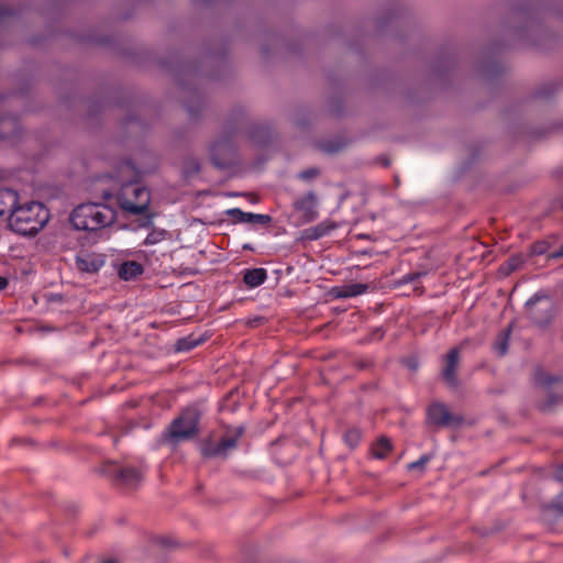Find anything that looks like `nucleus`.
Returning <instances> with one entry per match:
<instances>
[{
  "label": "nucleus",
  "mask_w": 563,
  "mask_h": 563,
  "mask_svg": "<svg viewBox=\"0 0 563 563\" xmlns=\"http://www.w3.org/2000/svg\"><path fill=\"white\" fill-rule=\"evenodd\" d=\"M543 394L547 397V400L540 404V408L542 410H550L559 401V396L552 395V393L545 387L543 389Z\"/></svg>",
  "instance_id": "6ab92c4d"
},
{
  "label": "nucleus",
  "mask_w": 563,
  "mask_h": 563,
  "mask_svg": "<svg viewBox=\"0 0 563 563\" xmlns=\"http://www.w3.org/2000/svg\"><path fill=\"white\" fill-rule=\"evenodd\" d=\"M76 267L81 273H97L106 263L104 256L97 253H81L76 256Z\"/></svg>",
  "instance_id": "6e6552de"
},
{
  "label": "nucleus",
  "mask_w": 563,
  "mask_h": 563,
  "mask_svg": "<svg viewBox=\"0 0 563 563\" xmlns=\"http://www.w3.org/2000/svg\"><path fill=\"white\" fill-rule=\"evenodd\" d=\"M549 258H561L563 257V244L558 251H553L548 255Z\"/></svg>",
  "instance_id": "bb28decb"
},
{
  "label": "nucleus",
  "mask_w": 563,
  "mask_h": 563,
  "mask_svg": "<svg viewBox=\"0 0 563 563\" xmlns=\"http://www.w3.org/2000/svg\"><path fill=\"white\" fill-rule=\"evenodd\" d=\"M271 220L272 218L267 214L250 213V223L267 224Z\"/></svg>",
  "instance_id": "4be33fe9"
},
{
  "label": "nucleus",
  "mask_w": 563,
  "mask_h": 563,
  "mask_svg": "<svg viewBox=\"0 0 563 563\" xmlns=\"http://www.w3.org/2000/svg\"><path fill=\"white\" fill-rule=\"evenodd\" d=\"M511 325H509L507 329L503 330L496 339V342L494 344V350L498 353V355L504 356L508 351L509 345V338L511 333Z\"/></svg>",
  "instance_id": "2eb2a0df"
},
{
  "label": "nucleus",
  "mask_w": 563,
  "mask_h": 563,
  "mask_svg": "<svg viewBox=\"0 0 563 563\" xmlns=\"http://www.w3.org/2000/svg\"><path fill=\"white\" fill-rule=\"evenodd\" d=\"M199 412L195 408L185 409L167 429V439L173 444L189 440L198 433Z\"/></svg>",
  "instance_id": "20e7f679"
},
{
  "label": "nucleus",
  "mask_w": 563,
  "mask_h": 563,
  "mask_svg": "<svg viewBox=\"0 0 563 563\" xmlns=\"http://www.w3.org/2000/svg\"><path fill=\"white\" fill-rule=\"evenodd\" d=\"M318 175H319V169L311 167L306 170H302L299 174V178H301L303 180H311V179L316 178Z\"/></svg>",
  "instance_id": "b1692460"
},
{
  "label": "nucleus",
  "mask_w": 563,
  "mask_h": 563,
  "mask_svg": "<svg viewBox=\"0 0 563 563\" xmlns=\"http://www.w3.org/2000/svg\"><path fill=\"white\" fill-rule=\"evenodd\" d=\"M407 365H408V367H409L411 371H416V369H417V367H418V364H417L415 361H411V360L407 362Z\"/></svg>",
  "instance_id": "7c9ffc66"
},
{
  "label": "nucleus",
  "mask_w": 563,
  "mask_h": 563,
  "mask_svg": "<svg viewBox=\"0 0 563 563\" xmlns=\"http://www.w3.org/2000/svg\"><path fill=\"white\" fill-rule=\"evenodd\" d=\"M555 477L558 481L563 483V465L556 471Z\"/></svg>",
  "instance_id": "c756f323"
},
{
  "label": "nucleus",
  "mask_w": 563,
  "mask_h": 563,
  "mask_svg": "<svg viewBox=\"0 0 563 563\" xmlns=\"http://www.w3.org/2000/svg\"><path fill=\"white\" fill-rule=\"evenodd\" d=\"M541 299V296H539L538 294H536L534 296H532L526 303L527 307H530L534 303H537L539 300Z\"/></svg>",
  "instance_id": "cd10ccee"
},
{
  "label": "nucleus",
  "mask_w": 563,
  "mask_h": 563,
  "mask_svg": "<svg viewBox=\"0 0 563 563\" xmlns=\"http://www.w3.org/2000/svg\"><path fill=\"white\" fill-rule=\"evenodd\" d=\"M242 434V429H240L234 434H225L218 442H213L212 440H206L201 445V454L203 457H225L228 452L236 446L238 439Z\"/></svg>",
  "instance_id": "423d86ee"
},
{
  "label": "nucleus",
  "mask_w": 563,
  "mask_h": 563,
  "mask_svg": "<svg viewBox=\"0 0 563 563\" xmlns=\"http://www.w3.org/2000/svg\"><path fill=\"white\" fill-rule=\"evenodd\" d=\"M561 511L563 512V507L561 508Z\"/></svg>",
  "instance_id": "e433bc0d"
},
{
  "label": "nucleus",
  "mask_w": 563,
  "mask_h": 563,
  "mask_svg": "<svg viewBox=\"0 0 563 563\" xmlns=\"http://www.w3.org/2000/svg\"><path fill=\"white\" fill-rule=\"evenodd\" d=\"M48 219V210L37 201H19L8 218L10 229L21 235L37 233Z\"/></svg>",
  "instance_id": "f257e3e1"
},
{
  "label": "nucleus",
  "mask_w": 563,
  "mask_h": 563,
  "mask_svg": "<svg viewBox=\"0 0 563 563\" xmlns=\"http://www.w3.org/2000/svg\"><path fill=\"white\" fill-rule=\"evenodd\" d=\"M19 202V196L14 190L11 189H0V217L9 213H12V209L16 207Z\"/></svg>",
  "instance_id": "f8f14e48"
},
{
  "label": "nucleus",
  "mask_w": 563,
  "mask_h": 563,
  "mask_svg": "<svg viewBox=\"0 0 563 563\" xmlns=\"http://www.w3.org/2000/svg\"><path fill=\"white\" fill-rule=\"evenodd\" d=\"M118 201L123 210L132 214H142L148 208L151 196L150 191L141 184L128 183L121 187Z\"/></svg>",
  "instance_id": "7ed1b4c3"
},
{
  "label": "nucleus",
  "mask_w": 563,
  "mask_h": 563,
  "mask_svg": "<svg viewBox=\"0 0 563 563\" xmlns=\"http://www.w3.org/2000/svg\"><path fill=\"white\" fill-rule=\"evenodd\" d=\"M430 461L428 455H422L418 461L408 464L409 470H423L427 463Z\"/></svg>",
  "instance_id": "5701e85b"
},
{
  "label": "nucleus",
  "mask_w": 563,
  "mask_h": 563,
  "mask_svg": "<svg viewBox=\"0 0 563 563\" xmlns=\"http://www.w3.org/2000/svg\"><path fill=\"white\" fill-rule=\"evenodd\" d=\"M233 153V146L229 139H222L213 142L210 146V155L212 163L217 167H225Z\"/></svg>",
  "instance_id": "0eeeda50"
},
{
  "label": "nucleus",
  "mask_w": 563,
  "mask_h": 563,
  "mask_svg": "<svg viewBox=\"0 0 563 563\" xmlns=\"http://www.w3.org/2000/svg\"><path fill=\"white\" fill-rule=\"evenodd\" d=\"M542 383H543L544 385H551V384L553 383V379H549V378H547V379L542 380Z\"/></svg>",
  "instance_id": "72a5a7b5"
},
{
  "label": "nucleus",
  "mask_w": 563,
  "mask_h": 563,
  "mask_svg": "<svg viewBox=\"0 0 563 563\" xmlns=\"http://www.w3.org/2000/svg\"><path fill=\"white\" fill-rule=\"evenodd\" d=\"M115 211L103 203H84L74 209L70 221L77 230L95 231L111 224Z\"/></svg>",
  "instance_id": "f03ea898"
},
{
  "label": "nucleus",
  "mask_w": 563,
  "mask_h": 563,
  "mask_svg": "<svg viewBox=\"0 0 563 563\" xmlns=\"http://www.w3.org/2000/svg\"><path fill=\"white\" fill-rule=\"evenodd\" d=\"M296 210L302 213L305 222H311L318 218L317 198L313 192H308L303 197L297 199L294 203Z\"/></svg>",
  "instance_id": "9d476101"
},
{
  "label": "nucleus",
  "mask_w": 563,
  "mask_h": 563,
  "mask_svg": "<svg viewBox=\"0 0 563 563\" xmlns=\"http://www.w3.org/2000/svg\"><path fill=\"white\" fill-rule=\"evenodd\" d=\"M3 14V11L0 9V16Z\"/></svg>",
  "instance_id": "c9c22d12"
},
{
  "label": "nucleus",
  "mask_w": 563,
  "mask_h": 563,
  "mask_svg": "<svg viewBox=\"0 0 563 563\" xmlns=\"http://www.w3.org/2000/svg\"><path fill=\"white\" fill-rule=\"evenodd\" d=\"M428 420L435 426H451L457 422L449 409L442 404H432L428 409Z\"/></svg>",
  "instance_id": "1a4fd4ad"
},
{
  "label": "nucleus",
  "mask_w": 563,
  "mask_h": 563,
  "mask_svg": "<svg viewBox=\"0 0 563 563\" xmlns=\"http://www.w3.org/2000/svg\"><path fill=\"white\" fill-rule=\"evenodd\" d=\"M227 213L235 221V222H244L250 223V213L244 212L239 208L230 209Z\"/></svg>",
  "instance_id": "a211bd4d"
},
{
  "label": "nucleus",
  "mask_w": 563,
  "mask_h": 563,
  "mask_svg": "<svg viewBox=\"0 0 563 563\" xmlns=\"http://www.w3.org/2000/svg\"><path fill=\"white\" fill-rule=\"evenodd\" d=\"M103 563H117V562L112 561V560H109V561H104Z\"/></svg>",
  "instance_id": "f704fd0d"
},
{
  "label": "nucleus",
  "mask_w": 563,
  "mask_h": 563,
  "mask_svg": "<svg viewBox=\"0 0 563 563\" xmlns=\"http://www.w3.org/2000/svg\"><path fill=\"white\" fill-rule=\"evenodd\" d=\"M548 243L547 242H538L533 245L532 251L537 255H541L548 252Z\"/></svg>",
  "instance_id": "393cba45"
},
{
  "label": "nucleus",
  "mask_w": 563,
  "mask_h": 563,
  "mask_svg": "<svg viewBox=\"0 0 563 563\" xmlns=\"http://www.w3.org/2000/svg\"><path fill=\"white\" fill-rule=\"evenodd\" d=\"M9 282L5 277L0 276V291L7 288Z\"/></svg>",
  "instance_id": "c85d7f7f"
},
{
  "label": "nucleus",
  "mask_w": 563,
  "mask_h": 563,
  "mask_svg": "<svg viewBox=\"0 0 563 563\" xmlns=\"http://www.w3.org/2000/svg\"><path fill=\"white\" fill-rule=\"evenodd\" d=\"M460 360V349L453 347L449 351L445 356L444 366L442 368V376L444 380L451 385L455 386L457 383L456 379V368Z\"/></svg>",
  "instance_id": "9b49d317"
},
{
  "label": "nucleus",
  "mask_w": 563,
  "mask_h": 563,
  "mask_svg": "<svg viewBox=\"0 0 563 563\" xmlns=\"http://www.w3.org/2000/svg\"><path fill=\"white\" fill-rule=\"evenodd\" d=\"M118 273L120 278L131 280L143 273V266L135 261L124 262L120 265Z\"/></svg>",
  "instance_id": "ddd939ff"
},
{
  "label": "nucleus",
  "mask_w": 563,
  "mask_h": 563,
  "mask_svg": "<svg viewBox=\"0 0 563 563\" xmlns=\"http://www.w3.org/2000/svg\"><path fill=\"white\" fill-rule=\"evenodd\" d=\"M367 288H368V286L365 284L346 285L342 288L339 296L344 297V298L355 297V296L364 294L367 290Z\"/></svg>",
  "instance_id": "f3484780"
},
{
  "label": "nucleus",
  "mask_w": 563,
  "mask_h": 563,
  "mask_svg": "<svg viewBox=\"0 0 563 563\" xmlns=\"http://www.w3.org/2000/svg\"><path fill=\"white\" fill-rule=\"evenodd\" d=\"M327 232H328V229L325 227H323L322 224H319L314 228H310L307 231V238L310 240H317V239H320L321 236H323L324 234H327Z\"/></svg>",
  "instance_id": "412c9836"
},
{
  "label": "nucleus",
  "mask_w": 563,
  "mask_h": 563,
  "mask_svg": "<svg viewBox=\"0 0 563 563\" xmlns=\"http://www.w3.org/2000/svg\"><path fill=\"white\" fill-rule=\"evenodd\" d=\"M104 472L111 476L118 485L126 488H135L143 478V473L140 468L119 466L115 463H109Z\"/></svg>",
  "instance_id": "39448f33"
},
{
  "label": "nucleus",
  "mask_w": 563,
  "mask_h": 563,
  "mask_svg": "<svg viewBox=\"0 0 563 563\" xmlns=\"http://www.w3.org/2000/svg\"><path fill=\"white\" fill-rule=\"evenodd\" d=\"M154 243H155V239H153V235H152V234H150V235L145 239V241H144V244H145V245H150V244H154Z\"/></svg>",
  "instance_id": "2f4dec72"
},
{
  "label": "nucleus",
  "mask_w": 563,
  "mask_h": 563,
  "mask_svg": "<svg viewBox=\"0 0 563 563\" xmlns=\"http://www.w3.org/2000/svg\"><path fill=\"white\" fill-rule=\"evenodd\" d=\"M344 440L349 446L354 448L358 444L361 440V432L358 430H349L344 434Z\"/></svg>",
  "instance_id": "aec40b11"
},
{
  "label": "nucleus",
  "mask_w": 563,
  "mask_h": 563,
  "mask_svg": "<svg viewBox=\"0 0 563 563\" xmlns=\"http://www.w3.org/2000/svg\"><path fill=\"white\" fill-rule=\"evenodd\" d=\"M267 277L266 271L264 268H253L246 269L243 276L244 283L249 287H257L262 285Z\"/></svg>",
  "instance_id": "4468645a"
},
{
  "label": "nucleus",
  "mask_w": 563,
  "mask_h": 563,
  "mask_svg": "<svg viewBox=\"0 0 563 563\" xmlns=\"http://www.w3.org/2000/svg\"><path fill=\"white\" fill-rule=\"evenodd\" d=\"M197 345L196 341H192L190 339H184L178 342V350H189Z\"/></svg>",
  "instance_id": "a878e982"
},
{
  "label": "nucleus",
  "mask_w": 563,
  "mask_h": 563,
  "mask_svg": "<svg viewBox=\"0 0 563 563\" xmlns=\"http://www.w3.org/2000/svg\"><path fill=\"white\" fill-rule=\"evenodd\" d=\"M389 439L382 437L372 445V454L374 457L384 459L391 451Z\"/></svg>",
  "instance_id": "dca6fc26"
},
{
  "label": "nucleus",
  "mask_w": 563,
  "mask_h": 563,
  "mask_svg": "<svg viewBox=\"0 0 563 563\" xmlns=\"http://www.w3.org/2000/svg\"><path fill=\"white\" fill-rule=\"evenodd\" d=\"M161 541H162V544L164 547H170L172 545V543L167 539H165V538H162Z\"/></svg>",
  "instance_id": "473e14b6"
}]
</instances>
